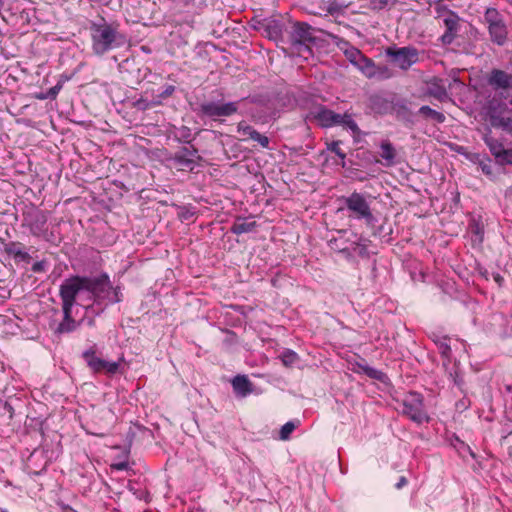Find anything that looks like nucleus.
<instances>
[{"instance_id":"1","label":"nucleus","mask_w":512,"mask_h":512,"mask_svg":"<svg viewBox=\"0 0 512 512\" xmlns=\"http://www.w3.org/2000/svg\"><path fill=\"white\" fill-rule=\"evenodd\" d=\"M90 36L92 50L99 56L121 46L125 41L124 36L118 30V25L108 23L105 20L91 23Z\"/></svg>"},{"instance_id":"2","label":"nucleus","mask_w":512,"mask_h":512,"mask_svg":"<svg viewBox=\"0 0 512 512\" xmlns=\"http://www.w3.org/2000/svg\"><path fill=\"white\" fill-rule=\"evenodd\" d=\"M312 116L322 127L342 125L350 129L354 133L358 132V126L356 122L347 113L343 115L338 114L333 112L332 110L327 109L324 106H320L312 112Z\"/></svg>"},{"instance_id":"3","label":"nucleus","mask_w":512,"mask_h":512,"mask_svg":"<svg viewBox=\"0 0 512 512\" xmlns=\"http://www.w3.org/2000/svg\"><path fill=\"white\" fill-rule=\"evenodd\" d=\"M345 206L350 212L349 217L358 220H365L367 224H373L375 218L365 197L357 192L352 193L344 199Z\"/></svg>"},{"instance_id":"4","label":"nucleus","mask_w":512,"mask_h":512,"mask_svg":"<svg viewBox=\"0 0 512 512\" xmlns=\"http://www.w3.org/2000/svg\"><path fill=\"white\" fill-rule=\"evenodd\" d=\"M401 411L409 419L418 424L428 422L429 420V416L424 409L423 398L416 392H411L404 397Z\"/></svg>"},{"instance_id":"5","label":"nucleus","mask_w":512,"mask_h":512,"mask_svg":"<svg viewBox=\"0 0 512 512\" xmlns=\"http://www.w3.org/2000/svg\"><path fill=\"white\" fill-rule=\"evenodd\" d=\"M83 277H71L66 279L60 286V297L62 300V310L69 311L76 303V300H81V292H83Z\"/></svg>"},{"instance_id":"6","label":"nucleus","mask_w":512,"mask_h":512,"mask_svg":"<svg viewBox=\"0 0 512 512\" xmlns=\"http://www.w3.org/2000/svg\"><path fill=\"white\" fill-rule=\"evenodd\" d=\"M487 114L493 127L512 133V116L507 115L505 104L500 103L496 97L489 101Z\"/></svg>"},{"instance_id":"7","label":"nucleus","mask_w":512,"mask_h":512,"mask_svg":"<svg viewBox=\"0 0 512 512\" xmlns=\"http://www.w3.org/2000/svg\"><path fill=\"white\" fill-rule=\"evenodd\" d=\"M386 54L391 57L393 63L402 70H407L418 61V52L413 47L389 48Z\"/></svg>"},{"instance_id":"8","label":"nucleus","mask_w":512,"mask_h":512,"mask_svg":"<svg viewBox=\"0 0 512 512\" xmlns=\"http://www.w3.org/2000/svg\"><path fill=\"white\" fill-rule=\"evenodd\" d=\"M92 280L96 302L109 300L110 302L114 303L120 301L118 289H114L112 287L111 282L107 276Z\"/></svg>"},{"instance_id":"9","label":"nucleus","mask_w":512,"mask_h":512,"mask_svg":"<svg viewBox=\"0 0 512 512\" xmlns=\"http://www.w3.org/2000/svg\"><path fill=\"white\" fill-rule=\"evenodd\" d=\"M237 103L206 102L201 105L203 114L209 117H226L237 112Z\"/></svg>"},{"instance_id":"10","label":"nucleus","mask_w":512,"mask_h":512,"mask_svg":"<svg viewBox=\"0 0 512 512\" xmlns=\"http://www.w3.org/2000/svg\"><path fill=\"white\" fill-rule=\"evenodd\" d=\"M292 41L295 45L304 46L305 49H308L306 44L314 41L311 27L306 23H295L292 32Z\"/></svg>"},{"instance_id":"11","label":"nucleus","mask_w":512,"mask_h":512,"mask_svg":"<svg viewBox=\"0 0 512 512\" xmlns=\"http://www.w3.org/2000/svg\"><path fill=\"white\" fill-rule=\"evenodd\" d=\"M356 68H358L363 75H365L367 78H374L377 76H386L387 68L386 67H378L375 65L373 60L370 58H367L366 56H362V59H360L357 64L355 65Z\"/></svg>"},{"instance_id":"12","label":"nucleus","mask_w":512,"mask_h":512,"mask_svg":"<svg viewBox=\"0 0 512 512\" xmlns=\"http://www.w3.org/2000/svg\"><path fill=\"white\" fill-rule=\"evenodd\" d=\"M25 221L31 232L39 235L43 232L47 219L41 211L33 210L26 216Z\"/></svg>"},{"instance_id":"13","label":"nucleus","mask_w":512,"mask_h":512,"mask_svg":"<svg viewBox=\"0 0 512 512\" xmlns=\"http://www.w3.org/2000/svg\"><path fill=\"white\" fill-rule=\"evenodd\" d=\"M512 83V77L501 70H493L489 78V84L496 88H509Z\"/></svg>"},{"instance_id":"14","label":"nucleus","mask_w":512,"mask_h":512,"mask_svg":"<svg viewBox=\"0 0 512 512\" xmlns=\"http://www.w3.org/2000/svg\"><path fill=\"white\" fill-rule=\"evenodd\" d=\"M232 386L238 396L245 397L252 392V383L244 375H238L232 380Z\"/></svg>"},{"instance_id":"15","label":"nucleus","mask_w":512,"mask_h":512,"mask_svg":"<svg viewBox=\"0 0 512 512\" xmlns=\"http://www.w3.org/2000/svg\"><path fill=\"white\" fill-rule=\"evenodd\" d=\"M491 39L498 45H503L507 39V28L504 22L494 24L488 27Z\"/></svg>"},{"instance_id":"16","label":"nucleus","mask_w":512,"mask_h":512,"mask_svg":"<svg viewBox=\"0 0 512 512\" xmlns=\"http://www.w3.org/2000/svg\"><path fill=\"white\" fill-rule=\"evenodd\" d=\"M82 280L85 282V283H83V289H82L84 291L81 292V300H79V301L81 302L82 305L88 307V306H90L91 302H96L95 301V292H94V287H93V280L86 278V277H83Z\"/></svg>"},{"instance_id":"17","label":"nucleus","mask_w":512,"mask_h":512,"mask_svg":"<svg viewBox=\"0 0 512 512\" xmlns=\"http://www.w3.org/2000/svg\"><path fill=\"white\" fill-rule=\"evenodd\" d=\"M256 227L255 221H248L246 218H237L231 227L234 234L249 233Z\"/></svg>"},{"instance_id":"18","label":"nucleus","mask_w":512,"mask_h":512,"mask_svg":"<svg viewBox=\"0 0 512 512\" xmlns=\"http://www.w3.org/2000/svg\"><path fill=\"white\" fill-rule=\"evenodd\" d=\"M83 358L87 362L88 366L94 372H102L103 371V363L105 360L96 356L95 351L90 349L83 352Z\"/></svg>"},{"instance_id":"19","label":"nucleus","mask_w":512,"mask_h":512,"mask_svg":"<svg viewBox=\"0 0 512 512\" xmlns=\"http://www.w3.org/2000/svg\"><path fill=\"white\" fill-rule=\"evenodd\" d=\"M264 26H265L266 32L268 34V37L270 39L277 40V39L281 38L282 32H283V27H282V24L278 20H274V19L265 20Z\"/></svg>"},{"instance_id":"20","label":"nucleus","mask_w":512,"mask_h":512,"mask_svg":"<svg viewBox=\"0 0 512 512\" xmlns=\"http://www.w3.org/2000/svg\"><path fill=\"white\" fill-rule=\"evenodd\" d=\"M64 319L59 324L57 328V332L59 333H67L71 332L76 328V323L73 320L71 314H72V308H69V311L66 313V310H63Z\"/></svg>"},{"instance_id":"21","label":"nucleus","mask_w":512,"mask_h":512,"mask_svg":"<svg viewBox=\"0 0 512 512\" xmlns=\"http://www.w3.org/2000/svg\"><path fill=\"white\" fill-rule=\"evenodd\" d=\"M484 141L495 158L500 156L501 151L504 149V146L501 142L491 137L490 135H485Z\"/></svg>"},{"instance_id":"22","label":"nucleus","mask_w":512,"mask_h":512,"mask_svg":"<svg viewBox=\"0 0 512 512\" xmlns=\"http://www.w3.org/2000/svg\"><path fill=\"white\" fill-rule=\"evenodd\" d=\"M381 157L386 161V165L394 163L395 149L389 142H383L381 144Z\"/></svg>"},{"instance_id":"23","label":"nucleus","mask_w":512,"mask_h":512,"mask_svg":"<svg viewBox=\"0 0 512 512\" xmlns=\"http://www.w3.org/2000/svg\"><path fill=\"white\" fill-rule=\"evenodd\" d=\"M428 94L438 99L439 101L448 99L446 88L438 85L437 83H433L432 86L429 87Z\"/></svg>"},{"instance_id":"24","label":"nucleus","mask_w":512,"mask_h":512,"mask_svg":"<svg viewBox=\"0 0 512 512\" xmlns=\"http://www.w3.org/2000/svg\"><path fill=\"white\" fill-rule=\"evenodd\" d=\"M343 52H344V55L346 56V58L354 66L357 64V62L360 59H362V56H363L361 51L353 46H347L345 49H343Z\"/></svg>"},{"instance_id":"25","label":"nucleus","mask_w":512,"mask_h":512,"mask_svg":"<svg viewBox=\"0 0 512 512\" xmlns=\"http://www.w3.org/2000/svg\"><path fill=\"white\" fill-rule=\"evenodd\" d=\"M419 113L426 117L434 119L438 123H443L445 121V116L442 113L430 108L429 106H422L419 109Z\"/></svg>"},{"instance_id":"26","label":"nucleus","mask_w":512,"mask_h":512,"mask_svg":"<svg viewBox=\"0 0 512 512\" xmlns=\"http://www.w3.org/2000/svg\"><path fill=\"white\" fill-rule=\"evenodd\" d=\"M485 20L488 24V27L503 21L500 17L499 12L495 8H488L486 10Z\"/></svg>"},{"instance_id":"27","label":"nucleus","mask_w":512,"mask_h":512,"mask_svg":"<svg viewBox=\"0 0 512 512\" xmlns=\"http://www.w3.org/2000/svg\"><path fill=\"white\" fill-rule=\"evenodd\" d=\"M295 428H296V423L294 421H288L287 423H285L280 429V434H279L280 439L288 440L291 433L295 430Z\"/></svg>"},{"instance_id":"28","label":"nucleus","mask_w":512,"mask_h":512,"mask_svg":"<svg viewBox=\"0 0 512 512\" xmlns=\"http://www.w3.org/2000/svg\"><path fill=\"white\" fill-rule=\"evenodd\" d=\"M250 140H253L257 142L262 148H268L269 147V138L261 133H259L257 130H254L252 134H250Z\"/></svg>"},{"instance_id":"29","label":"nucleus","mask_w":512,"mask_h":512,"mask_svg":"<svg viewBox=\"0 0 512 512\" xmlns=\"http://www.w3.org/2000/svg\"><path fill=\"white\" fill-rule=\"evenodd\" d=\"M254 128L245 122H240L237 126L238 133L242 136V140H248L250 138V134L254 132Z\"/></svg>"},{"instance_id":"30","label":"nucleus","mask_w":512,"mask_h":512,"mask_svg":"<svg viewBox=\"0 0 512 512\" xmlns=\"http://www.w3.org/2000/svg\"><path fill=\"white\" fill-rule=\"evenodd\" d=\"M497 162L501 165H510L512 164V149H503L500 153V156L496 158Z\"/></svg>"},{"instance_id":"31","label":"nucleus","mask_w":512,"mask_h":512,"mask_svg":"<svg viewBox=\"0 0 512 512\" xmlns=\"http://www.w3.org/2000/svg\"><path fill=\"white\" fill-rule=\"evenodd\" d=\"M281 358L284 365L290 366L297 361L298 355L292 350H287L283 352Z\"/></svg>"},{"instance_id":"32","label":"nucleus","mask_w":512,"mask_h":512,"mask_svg":"<svg viewBox=\"0 0 512 512\" xmlns=\"http://www.w3.org/2000/svg\"><path fill=\"white\" fill-rule=\"evenodd\" d=\"M119 368V364L117 362H108L104 361L103 363V371L107 374H115Z\"/></svg>"},{"instance_id":"33","label":"nucleus","mask_w":512,"mask_h":512,"mask_svg":"<svg viewBox=\"0 0 512 512\" xmlns=\"http://www.w3.org/2000/svg\"><path fill=\"white\" fill-rule=\"evenodd\" d=\"M328 149L331 150L332 152H334L337 156H339L342 160L345 159L346 155L345 153L340 149V142L339 141H335V142H332L329 146H328Z\"/></svg>"},{"instance_id":"34","label":"nucleus","mask_w":512,"mask_h":512,"mask_svg":"<svg viewBox=\"0 0 512 512\" xmlns=\"http://www.w3.org/2000/svg\"><path fill=\"white\" fill-rule=\"evenodd\" d=\"M445 25L447 26L449 32H452L457 28V19L454 15H449L444 19Z\"/></svg>"},{"instance_id":"35","label":"nucleus","mask_w":512,"mask_h":512,"mask_svg":"<svg viewBox=\"0 0 512 512\" xmlns=\"http://www.w3.org/2000/svg\"><path fill=\"white\" fill-rule=\"evenodd\" d=\"M438 347H439V350H440V353L442 354V356H444L445 358L450 357L451 348L445 340L440 341L438 344Z\"/></svg>"},{"instance_id":"36","label":"nucleus","mask_w":512,"mask_h":512,"mask_svg":"<svg viewBox=\"0 0 512 512\" xmlns=\"http://www.w3.org/2000/svg\"><path fill=\"white\" fill-rule=\"evenodd\" d=\"M63 84L61 82L57 83L54 87L50 88L47 91V96H49L50 99H55L62 89Z\"/></svg>"},{"instance_id":"37","label":"nucleus","mask_w":512,"mask_h":512,"mask_svg":"<svg viewBox=\"0 0 512 512\" xmlns=\"http://www.w3.org/2000/svg\"><path fill=\"white\" fill-rule=\"evenodd\" d=\"M175 88L172 85H169L165 88V90L160 94V97L166 98L173 94Z\"/></svg>"},{"instance_id":"38","label":"nucleus","mask_w":512,"mask_h":512,"mask_svg":"<svg viewBox=\"0 0 512 512\" xmlns=\"http://www.w3.org/2000/svg\"><path fill=\"white\" fill-rule=\"evenodd\" d=\"M480 166H481L483 173H485L486 175H489V176L492 175V169L489 164L481 163Z\"/></svg>"},{"instance_id":"39","label":"nucleus","mask_w":512,"mask_h":512,"mask_svg":"<svg viewBox=\"0 0 512 512\" xmlns=\"http://www.w3.org/2000/svg\"><path fill=\"white\" fill-rule=\"evenodd\" d=\"M365 371L369 376L374 377V378H379L378 374H381V372H379L373 368H367V369H365Z\"/></svg>"},{"instance_id":"40","label":"nucleus","mask_w":512,"mask_h":512,"mask_svg":"<svg viewBox=\"0 0 512 512\" xmlns=\"http://www.w3.org/2000/svg\"><path fill=\"white\" fill-rule=\"evenodd\" d=\"M406 484H407V479H406V477L402 476V477L399 478V480H398V482L396 483L395 486H396L397 489H401Z\"/></svg>"},{"instance_id":"41","label":"nucleus","mask_w":512,"mask_h":512,"mask_svg":"<svg viewBox=\"0 0 512 512\" xmlns=\"http://www.w3.org/2000/svg\"><path fill=\"white\" fill-rule=\"evenodd\" d=\"M453 36L450 33H446L442 36V40L444 43H450L452 41Z\"/></svg>"},{"instance_id":"42","label":"nucleus","mask_w":512,"mask_h":512,"mask_svg":"<svg viewBox=\"0 0 512 512\" xmlns=\"http://www.w3.org/2000/svg\"><path fill=\"white\" fill-rule=\"evenodd\" d=\"M35 97H36V99H39V100L50 99L49 96H47V92L38 93L35 95Z\"/></svg>"},{"instance_id":"43","label":"nucleus","mask_w":512,"mask_h":512,"mask_svg":"<svg viewBox=\"0 0 512 512\" xmlns=\"http://www.w3.org/2000/svg\"><path fill=\"white\" fill-rule=\"evenodd\" d=\"M10 253H13L15 254L16 256H21V257H25L26 256V253L25 252H22L20 250H12V249H9L8 250Z\"/></svg>"},{"instance_id":"44","label":"nucleus","mask_w":512,"mask_h":512,"mask_svg":"<svg viewBox=\"0 0 512 512\" xmlns=\"http://www.w3.org/2000/svg\"><path fill=\"white\" fill-rule=\"evenodd\" d=\"M494 279H495V281H496L497 283H499V284H501V282L503 281L502 276H501V275H499V274H496V275L494 276Z\"/></svg>"},{"instance_id":"45","label":"nucleus","mask_w":512,"mask_h":512,"mask_svg":"<svg viewBox=\"0 0 512 512\" xmlns=\"http://www.w3.org/2000/svg\"><path fill=\"white\" fill-rule=\"evenodd\" d=\"M125 467H126V464H124V463H120V464L116 465V468L119 470L124 469Z\"/></svg>"},{"instance_id":"46","label":"nucleus","mask_w":512,"mask_h":512,"mask_svg":"<svg viewBox=\"0 0 512 512\" xmlns=\"http://www.w3.org/2000/svg\"><path fill=\"white\" fill-rule=\"evenodd\" d=\"M178 160H179L180 163L184 162L183 157H178Z\"/></svg>"},{"instance_id":"47","label":"nucleus","mask_w":512,"mask_h":512,"mask_svg":"<svg viewBox=\"0 0 512 512\" xmlns=\"http://www.w3.org/2000/svg\"><path fill=\"white\" fill-rule=\"evenodd\" d=\"M185 162H193V159H187Z\"/></svg>"},{"instance_id":"48","label":"nucleus","mask_w":512,"mask_h":512,"mask_svg":"<svg viewBox=\"0 0 512 512\" xmlns=\"http://www.w3.org/2000/svg\"><path fill=\"white\" fill-rule=\"evenodd\" d=\"M509 103H510V104H511V106H512V98L510 99Z\"/></svg>"},{"instance_id":"49","label":"nucleus","mask_w":512,"mask_h":512,"mask_svg":"<svg viewBox=\"0 0 512 512\" xmlns=\"http://www.w3.org/2000/svg\"><path fill=\"white\" fill-rule=\"evenodd\" d=\"M0 512H7V511L2 509Z\"/></svg>"}]
</instances>
